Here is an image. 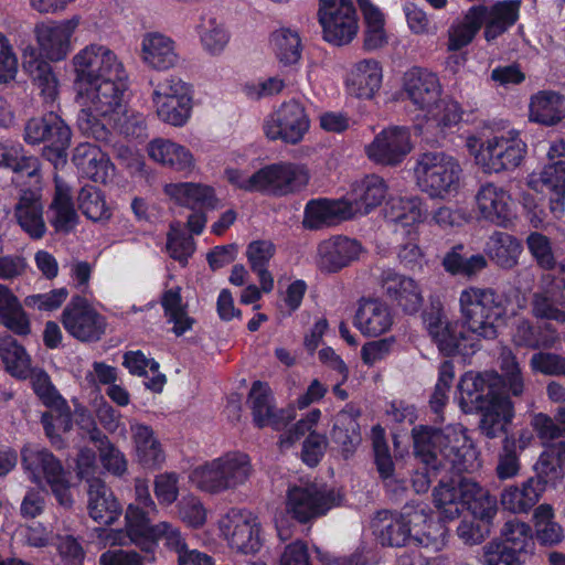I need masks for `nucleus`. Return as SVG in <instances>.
Segmentation results:
<instances>
[{"label": "nucleus", "mask_w": 565, "mask_h": 565, "mask_svg": "<svg viewBox=\"0 0 565 565\" xmlns=\"http://www.w3.org/2000/svg\"><path fill=\"white\" fill-rule=\"evenodd\" d=\"M23 469L33 483L47 486L60 505L71 508L74 499L71 482L62 462L47 449L29 445L22 451Z\"/></svg>", "instance_id": "1a4fd4ad"}, {"label": "nucleus", "mask_w": 565, "mask_h": 565, "mask_svg": "<svg viewBox=\"0 0 565 565\" xmlns=\"http://www.w3.org/2000/svg\"><path fill=\"white\" fill-rule=\"evenodd\" d=\"M539 288L532 299L533 315L539 319L565 323V258L558 264L556 274L541 277Z\"/></svg>", "instance_id": "4be33fe9"}, {"label": "nucleus", "mask_w": 565, "mask_h": 565, "mask_svg": "<svg viewBox=\"0 0 565 565\" xmlns=\"http://www.w3.org/2000/svg\"><path fill=\"white\" fill-rule=\"evenodd\" d=\"M259 192L271 195H288L303 190L310 180L307 166L280 161L259 169Z\"/></svg>", "instance_id": "5701e85b"}, {"label": "nucleus", "mask_w": 565, "mask_h": 565, "mask_svg": "<svg viewBox=\"0 0 565 565\" xmlns=\"http://www.w3.org/2000/svg\"><path fill=\"white\" fill-rule=\"evenodd\" d=\"M561 447H565V445L559 444L548 447L541 454L535 463L537 475L535 481H540L544 489L546 487L556 488L564 479L565 472L559 456Z\"/></svg>", "instance_id": "680f3d73"}, {"label": "nucleus", "mask_w": 565, "mask_h": 565, "mask_svg": "<svg viewBox=\"0 0 565 565\" xmlns=\"http://www.w3.org/2000/svg\"><path fill=\"white\" fill-rule=\"evenodd\" d=\"M478 217L500 227H508L516 218V202L510 191L495 182H486L475 194Z\"/></svg>", "instance_id": "412c9836"}, {"label": "nucleus", "mask_w": 565, "mask_h": 565, "mask_svg": "<svg viewBox=\"0 0 565 565\" xmlns=\"http://www.w3.org/2000/svg\"><path fill=\"white\" fill-rule=\"evenodd\" d=\"M433 495L435 507L445 521L458 518L465 509L481 521H489L495 514V500L470 479L441 481Z\"/></svg>", "instance_id": "423d86ee"}, {"label": "nucleus", "mask_w": 565, "mask_h": 565, "mask_svg": "<svg viewBox=\"0 0 565 565\" xmlns=\"http://www.w3.org/2000/svg\"><path fill=\"white\" fill-rule=\"evenodd\" d=\"M92 439L98 441V457L103 468L113 476H124L128 470L126 455L97 429L93 430Z\"/></svg>", "instance_id": "338daca9"}, {"label": "nucleus", "mask_w": 565, "mask_h": 565, "mask_svg": "<svg viewBox=\"0 0 565 565\" xmlns=\"http://www.w3.org/2000/svg\"><path fill=\"white\" fill-rule=\"evenodd\" d=\"M502 541H492L482 548V565H522L521 553L533 540L532 527L518 519L505 522L501 530Z\"/></svg>", "instance_id": "f3484780"}, {"label": "nucleus", "mask_w": 565, "mask_h": 565, "mask_svg": "<svg viewBox=\"0 0 565 565\" xmlns=\"http://www.w3.org/2000/svg\"><path fill=\"white\" fill-rule=\"evenodd\" d=\"M482 26V9L469 8L447 31V51L457 52L472 43Z\"/></svg>", "instance_id": "8fccbe9b"}, {"label": "nucleus", "mask_w": 565, "mask_h": 565, "mask_svg": "<svg viewBox=\"0 0 565 565\" xmlns=\"http://www.w3.org/2000/svg\"><path fill=\"white\" fill-rule=\"evenodd\" d=\"M162 192L170 203L190 210L198 207L217 210L222 206L215 189L206 183L192 181L168 182L163 184Z\"/></svg>", "instance_id": "c756f323"}, {"label": "nucleus", "mask_w": 565, "mask_h": 565, "mask_svg": "<svg viewBox=\"0 0 565 565\" xmlns=\"http://www.w3.org/2000/svg\"><path fill=\"white\" fill-rule=\"evenodd\" d=\"M377 279L386 296L405 313L413 315L422 308V289L413 278L397 274L393 269H383Z\"/></svg>", "instance_id": "473e14b6"}, {"label": "nucleus", "mask_w": 565, "mask_h": 565, "mask_svg": "<svg viewBox=\"0 0 565 565\" xmlns=\"http://www.w3.org/2000/svg\"><path fill=\"white\" fill-rule=\"evenodd\" d=\"M384 216L390 222L404 230L409 235L413 228L427 217V207L422 198H391L384 207Z\"/></svg>", "instance_id": "79ce46f5"}, {"label": "nucleus", "mask_w": 565, "mask_h": 565, "mask_svg": "<svg viewBox=\"0 0 565 565\" xmlns=\"http://www.w3.org/2000/svg\"><path fill=\"white\" fill-rule=\"evenodd\" d=\"M140 60L150 70L164 72L180 64L175 41L158 31L145 33L140 40Z\"/></svg>", "instance_id": "7c9ffc66"}, {"label": "nucleus", "mask_w": 565, "mask_h": 565, "mask_svg": "<svg viewBox=\"0 0 565 565\" xmlns=\"http://www.w3.org/2000/svg\"><path fill=\"white\" fill-rule=\"evenodd\" d=\"M317 15L322 39L333 46L349 45L359 34V15L352 0H319Z\"/></svg>", "instance_id": "4468645a"}, {"label": "nucleus", "mask_w": 565, "mask_h": 565, "mask_svg": "<svg viewBox=\"0 0 565 565\" xmlns=\"http://www.w3.org/2000/svg\"><path fill=\"white\" fill-rule=\"evenodd\" d=\"M74 86L105 81L116 77H128L118 55L107 45L90 43L74 54L71 61Z\"/></svg>", "instance_id": "ddd939ff"}, {"label": "nucleus", "mask_w": 565, "mask_h": 565, "mask_svg": "<svg viewBox=\"0 0 565 565\" xmlns=\"http://www.w3.org/2000/svg\"><path fill=\"white\" fill-rule=\"evenodd\" d=\"M309 128L310 119L302 104L297 100L281 104L265 118L263 125L264 134L269 140H281L288 145L301 142Z\"/></svg>", "instance_id": "6ab92c4d"}, {"label": "nucleus", "mask_w": 565, "mask_h": 565, "mask_svg": "<svg viewBox=\"0 0 565 565\" xmlns=\"http://www.w3.org/2000/svg\"><path fill=\"white\" fill-rule=\"evenodd\" d=\"M61 323L66 332L81 342H95L106 332V318L83 297H73L64 308Z\"/></svg>", "instance_id": "aec40b11"}, {"label": "nucleus", "mask_w": 565, "mask_h": 565, "mask_svg": "<svg viewBox=\"0 0 565 565\" xmlns=\"http://www.w3.org/2000/svg\"><path fill=\"white\" fill-rule=\"evenodd\" d=\"M342 495L334 490L308 483L289 487L286 495V512L297 521L305 523L323 515L340 504Z\"/></svg>", "instance_id": "a211bd4d"}, {"label": "nucleus", "mask_w": 565, "mask_h": 565, "mask_svg": "<svg viewBox=\"0 0 565 565\" xmlns=\"http://www.w3.org/2000/svg\"><path fill=\"white\" fill-rule=\"evenodd\" d=\"M375 540L383 546L399 547L411 542L440 551L446 545L447 530L441 521H433L424 509L406 507L402 512L380 511L371 521Z\"/></svg>", "instance_id": "7ed1b4c3"}, {"label": "nucleus", "mask_w": 565, "mask_h": 565, "mask_svg": "<svg viewBox=\"0 0 565 565\" xmlns=\"http://www.w3.org/2000/svg\"><path fill=\"white\" fill-rule=\"evenodd\" d=\"M164 315L170 323H173V332L181 335L192 328L193 319L189 317L182 302L180 288H172L162 295L161 299Z\"/></svg>", "instance_id": "774afa93"}, {"label": "nucleus", "mask_w": 565, "mask_h": 565, "mask_svg": "<svg viewBox=\"0 0 565 565\" xmlns=\"http://www.w3.org/2000/svg\"><path fill=\"white\" fill-rule=\"evenodd\" d=\"M535 539L542 546H555L564 541L565 533L562 525L556 522L554 509L550 504L539 505L533 513Z\"/></svg>", "instance_id": "bf43d9fd"}, {"label": "nucleus", "mask_w": 565, "mask_h": 565, "mask_svg": "<svg viewBox=\"0 0 565 565\" xmlns=\"http://www.w3.org/2000/svg\"><path fill=\"white\" fill-rule=\"evenodd\" d=\"M426 330L445 355H468L475 352L477 343L471 335L457 332L458 322L450 321L448 316L436 310L427 313L424 319Z\"/></svg>", "instance_id": "393cba45"}, {"label": "nucleus", "mask_w": 565, "mask_h": 565, "mask_svg": "<svg viewBox=\"0 0 565 565\" xmlns=\"http://www.w3.org/2000/svg\"><path fill=\"white\" fill-rule=\"evenodd\" d=\"M503 380L495 373H465L458 384V404L462 412H478L480 407L492 398L499 396Z\"/></svg>", "instance_id": "a878e982"}, {"label": "nucleus", "mask_w": 565, "mask_h": 565, "mask_svg": "<svg viewBox=\"0 0 565 565\" xmlns=\"http://www.w3.org/2000/svg\"><path fill=\"white\" fill-rule=\"evenodd\" d=\"M363 253L360 242L348 236L335 235L320 242L315 263L323 273H337L358 260Z\"/></svg>", "instance_id": "bb28decb"}, {"label": "nucleus", "mask_w": 565, "mask_h": 565, "mask_svg": "<svg viewBox=\"0 0 565 565\" xmlns=\"http://www.w3.org/2000/svg\"><path fill=\"white\" fill-rule=\"evenodd\" d=\"M253 420L257 427H271L281 429L295 418L292 409L276 411L269 386L263 382H255L248 395Z\"/></svg>", "instance_id": "f704fd0d"}, {"label": "nucleus", "mask_w": 565, "mask_h": 565, "mask_svg": "<svg viewBox=\"0 0 565 565\" xmlns=\"http://www.w3.org/2000/svg\"><path fill=\"white\" fill-rule=\"evenodd\" d=\"M478 412L482 413L480 430L488 438H495L504 433L514 416L511 401L501 394L492 396Z\"/></svg>", "instance_id": "de8ad7c7"}, {"label": "nucleus", "mask_w": 565, "mask_h": 565, "mask_svg": "<svg viewBox=\"0 0 565 565\" xmlns=\"http://www.w3.org/2000/svg\"><path fill=\"white\" fill-rule=\"evenodd\" d=\"M529 121L554 127L565 120V95L554 89L532 94L527 105Z\"/></svg>", "instance_id": "ea45409f"}, {"label": "nucleus", "mask_w": 565, "mask_h": 565, "mask_svg": "<svg viewBox=\"0 0 565 565\" xmlns=\"http://www.w3.org/2000/svg\"><path fill=\"white\" fill-rule=\"evenodd\" d=\"M81 109L77 125L81 131L96 140H106L108 128H119L127 136L145 135L141 114L128 116L126 109L127 77L108 78L74 86Z\"/></svg>", "instance_id": "f257e3e1"}, {"label": "nucleus", "mask_w": 565, "mask_h": 565, "mask_svg": "<svg viewBox=\"0 0 565 565\" xmlns=\"http://www.w3.org/2000/svg\"><path fill=\"white\" fill-rule=\"evenodd\" d=\"M358 2L365 23L364 47L367 51L379 50L388 43L385 14L371 0H358Z\"/></svg>", "instance_id": "864d4df0"}, {"label": "nucleus", "mask_w": 565, "mask_h": 565, "mask_svg": "<svg viewBox=\"0 0 565 565\" xmlns=\"http://www.w3.org/2000/svg\"><path fill=\"white\" fill-rule=\"evenodd\" d=\"M71 136L70 127L53 111L40 118H31L24 128V140L28 143L47 142L43 149V156L53 163L55 169L66 163V150L71 143Z\"/></svg>", "instance_id": "2eb2a0df"}, {"label": "nucleus", "mask_w": 565, "mask_h": 565, "mask_svg": "<svg viewBox=\"0 0 565 565\" xmlns=\"http://www.w3.org/2000/svg\"><path fill=\"white\" fill-rule=\"evenodd\" d=\"M0 358L6 371L17 379L25 380L32 374L31 358L17 339L10 334L0 337Z\"/></svg>", "instance_id": "6e6d98bb"}, {"label": "nucleus", "mask_w": 565, "mask_h": 565, "mask_svg": "<svg viewBox=\"0 0 565 565\" xmlns=\"http://www.w3.org/2000/svg\"><path fill=\"white\" fill-rule=\"evenodd\" d=\"M216 527L220 537L235 553L253 555L263 546L262 524L248 509L228 508L218 516Z\"/></svg>", "instance_id": "9b49d317"}, {"label": "nucleus", "mask_w": 565, "mask_h": 565, "mask_svg": "<svg viewBox=\"0 0 565 565\" xmlns=\"http://www.w3.org/2000/svg\"><path fill=\"white\" fill-rule=\"evenodd\" d=\"M87 510L97 523L110 525L121 515V505L110 488L102 479H93L88 486Z\"/></svg>", "instance_id": "37998d69"}, {"label": "nucleus", "mask_w": 565, "mask_h": 565, "mask_svg": "<svg viewBox=\"0 0 565 565\" xmlns=\"http://www.w3.org/2000/svg\"><path fill=\"white\" fill-rule=\"evenodd\" d=\"M475 164L484 174H500L516 169L524 160L527 147L518 130L511 129L482 139L476 134L465 141Z\"/></svg>", "instance_id": "39448f33"}, {"label": "nucleus", "mask_w": 565, "mask_h": 565, "mask_svg": "<svg viewBox=\"0 0 565 565\" xmlns=\"http://www.w3.org/2000/svg\"><path fill=\"white\" fill-rule=\"evenodd\" d=\"M0 323L20 335L31 331L30 320L18 297L4 285L0 284Z\"/></svg>", "instance_id": "4d7b16f0"}, {"label": "nucleus", "mask_w": 565, "mask_h": 565, "mask_svg": "<svg viewBox=\"0 0 565 565\" xmlns=\"http://www.w3.org/2000/svg\"><path fill=\"white\" fill-rule=\"evenodd\" d=\"M152 105L158 118L174 128L184 127L193 113L192 86L177 76L160 81L151 94Z\"/></svg>", "instance_id": "f8f14e48"}, {"label": "nucleus", "mask_w": 565, "mask_h": 565, "mask_svg": "<svg viewBox=\"0 0 565 565\" xmlns=\"http://www.w3.org/2000/svg\"><path fill=\"white\" fill-rule=\"evenodd\" d=\"M387 186L377 175H367L352 184L351 190L342 198L350 209L351 218L365 215L380 205L385 198Z\"/></svg>", "instance_id": "58836bf2"}, {"label": "nucleus", "mask_w": 565, "mask_h": 565, "mask_svg": "<svg viewBox=\"0 0 565 565\" xmlns=\"http://www.w3.org/2000/svg\"><path fill=\"white\" fill-rule=\"evenodd\" d=\"M393 323V311L385 301L372 297L359 300L353 324L363 335H382L391 330Z\"/></svg>", "instance_id": "c9c22d12"}, {"label": "nucleus", "mask_w": 565, "mask_h": 565, "mask_svg": "<svg viewBox=\"0 0 565 565\" xmlns=\"http://www.w3.org/2000/svg\"><path fill=\"white\" fill-rule=\"evenodd\" d=\"M216 458L225 492L236 490L249 481L254 469L250 457L247 454L227 451Z\"/></svg>", "instance_id": "3c124183"}, {"label": "nucleus", "mask_w": 565, "mask_h": 565, "mask_svg": "<svg viewBox=\"0 0 565 565\" xmlns=\"http://www.w3.org/2000/svg\"><path fill=\"white\" fill-rule=\"evenodd\" d=\"M414 452L427 467L443 466L439 456L458 471H472L479 467L478 451L461 425L443 430L427 426L413 428Z\"/></svg>", "instance_id": "20e7f679"}, {"label": "nucleus", "mask_w": 565, "mask_h": 565, "mask_svg": "<svg viewBox=\"0 0 565 565\" xmlns=\"http://www.w3.org/2000/svg\"><path fill=\"white\" fill-rule=\"evenodd\" d=\"M350 218L351 212L343 199H315L307 202L305 206L302 226L317 231L334 226Z\"/></svg>", "instance_id": "a19ab883"}, {"label": "nucleus", "mask_w": 565, "mask_h": 565, "mask_svg": "<svg viewBox=\"0 0 565 565\" xmlns=\"http://www.w3.org/2000/svg\"><path fill=\"white\" fill-rule=\"evenodd\" d=\"M269 47L284 66L297 64L301 58L302 42L297 30L278 28L269 36Z\"/></svg>", "instance_id": "5fc2aeb1"}, {"label": "nucleus", "mask_w": 565, "mask_h": 565, "mask_svg": "<svg viewBox=\"0 0 565 565\" xmlns=\"http://www.w3.org/2000/svg\"><path fill=\"white\" fill-rule=\"evenodd\" d=\"M462 249V245H458L445 255L443 266L447 273L470 278L487 267L488 263L483 255L475 254L467 257Z\"/></svg>", "instance_id": "0e129e2a"}, {"label": "nucleus", "mask_w": 565, "mask_h": 565, "mask_svg": "<svg viewBox=\"0 0 565 565\" xmlns=\"http://www.w3.org/2000/svg\"><path fill=\"white\" fill-rule=\"evenodd\" d=\"M129 433L136 462L146 469L160 468L166 461V454L153 428L137 419H131Z\"/></svg>", "instance_id": "e433bc0d"}, {"label": "nucleus", "mask_w": 565, "mask_h": 565, "mask_svg": "<svg viewBox=\"0 0 565 565\" xmlns=\"http://www.w3.org/2000/svg\"><path fill=\"white\" fill-rule=\"evenodd\" d=\"M55 194L50 205L51 224L57 232L70 233L78 222V215L72 201L70 185L58 175L54 177Z\"/></svg>", "instance_id": "09e8293b"}, {"label": "nucleus", "mask_w": 565, "mask_h": 565, "mask_svg": "<svg viewBox=\"0 0 565 565\" xmlns=\"http://www.w3.org/2000/svg\"><path fill=\"white\" fill-rule=\"evenodd\" d=\"M413 175L418 189L431 199H447L458 193L462 168L457 158L444 151L418 154Z\"/></svg>", "instance_id": "0eeeda50"}, {"label": "nucleus", "mask_w": 565, "mask_h": 565, "mask_svg": "<svg viewBox=\"0 0 565 565\" xmlns=\"http://www.w3.org/2000/svg\"><path fill=\"white\" fill-rule=\"evenodd\" d=\"M149 158L171 171L192 175L198 170V160L190 148L168 138H156L147 145Z\"/></svg>", "instance_id": "c85d7f7f"}, {"label": "nucleus", "mask_w": 565, "mask_h": 565, "mask_svg": "<svg viewBox=\"0 0 565 565\" xmlns=\"http://www.w3.org/2000/svg\"><path fill=\"white\" fill-rule=\"evenodd\" d=\"M544 487L531 478L520 486H511L501 493V504L513 513L529 512L540 500Z\"/></svg>", "instance_id": "603ef678"}, {"label": "nucleus", "mask_w": 565, "mask_h": 565, "mask_svg": "<svg viewBox=\"0 0 565 565\" xmlns=\"http://www.w3.org/2000/svg\"><path fill=\"white\" fill-rule=\"evenodd\" d=\"M43 209L40 189L22 192L14 215L19 225L31 238L39 239L45 234Z\"/></svg>", "instance_id": "c03bdc74"}, {"label": "nucleus", "mask_w": 565, "mask_h": 565, "mask_svg": "<svg viewBox=\"0 0 565 565\" xmlns=\"http://www.w3.org/2000/svg\"><path fill=\"white\" fill-rule=\"evenodd\" d=\"M414 148L411 131L406 127L390 126L382 129L365 147L367 158L383 166H398Z\"/></svg>", "instance_id": "b1692460"}, {"label": "nucleus", "mask_w": 565, "mask_h": 565, "mask_svg": "<svg viewBox=\"0 0 565 565\" xmlns=\"http://www.w3.org/2000/svg\"><path fill=\"white\" fill-rule=\"evenodd\" d=\"M482 9V25H484V39L492 42L509 28H511L519 18L520 2L516 0H504L487 7L478 4Z\"/></svg>", "instance_id": "49530a36"}, {"label": "nucleus", "mask_w": 565, "mask_h": 565, "mask_svg": "<svg viewBox=\"0 0 565 565\" xmlns=\"http://www.w3.org/2000/svg\"><path fill=\"white\" fill-rule=\"evenodd\" d=\"M0 167L12 169L17 173L25 174L39 183L40 164L34 157H24L22 147L18 143L0 142Z\"/></svg>", "instance_id": "e2e57ef3"}, {"label": "nucleus", "mask_w": 565, "mask_h": 565, "mask_svg": "<svg viewBox=\"0 0 565 565\" xmlns=\"http://www.w3.org/2000/svg\"><path fill=\"white\" fill-rule=\"evenodd\" d=\"M81 24V18L73 15L62 20L42 21L34 25L35 50L40 58L62 62L73 50L74 35Z\"/></svg>", "instance_id": "dca6fc26"}, {"label": "nucleus", "mask_w": 565, "mask_h": 565, "mask_svg": "<svg viewBox=\"0 0 565 565\" xmlns=\"http://www.w3.org/2000/svg\"><path fill=\"white\" fill-rule=\"evenodd\" d=\"M546 158L541 169L527 175L526 184L535 192H547L550 211L561 218L565 214V139L552 141Z\"/></svg>", "instance_id": "9d476101"}, {"label": "nucleus", "mask_w": 565, "mask_h": 565, "mask_svg": "<svg viewBox=\"0 0 565 565\" xmlns=\"http://www.w3.org/2000/svg\"><path fill=\"white\" fill-rule=\"evenodd\" d=\"M383 83V68L374 58H363L353 63L344 77L349 95L359 99H373Z\"/></svg>", "instance_id": "2f4dec72"}, {"label": "nucleus", "mask_w": 565, "mask_h": 565, "mask_svg": "<svg viewBox=\"0 0 565 565\" xmlns=\"http://www.w3.org/2000/svg\"><path fill=\"white\" fill-rule=\"evenodd\" d=\"M79 177L98 183H107L115 177V166L109 157L96 145H78L72 158Z\"/></svg>", "instance_id": "4c0bfd02"}, {"label": "nucleus", "mask_w": 565, "mask_h": 565, "mask_svg": "<svg viewBox=\"0 0 565 565\" xmlns=\"http://www.w3.org/2000/svg\"><path fill=\"white\" fill-rule=\"evenodd\" d=\"M125 525L129 542L146 554L154 553L157 548V524H151L147 513L137 504H128L125 512Z\"/></svg>", "instance_id": "a18cd8bd"}, {"label": "nucleus", "mask_w": 565, "mask_h": 565, "mask_svg": "<svg viewBox=\"0 0 565 565\" xmlns=\"http://www.w3.org/2000/svg\"><path fill=\"white\" fill-rule=\"evenodd\" d=\"M484 250L500 267L512 268L518 264L522 253V244L508 233L494 232L489 237Z\"/></svg>", "instance_id": "13d9d810"}, {"label": "nucleus", "mask_w": 565, "mask_h": 565, "mask_svg": "<svg viewBox=\"0 0 565 565\" xmlns=\"http://www.w3.org/2000/svg\"><path fill=\"white\" fill-rule=\"evenodd\" d=\"M188 481L206 494L217 495L225 492L216 457L194 466L188 475Z\"/></svg>", "instance_id": "052dcab7"}, {"label": "nucleus", "mask_w": 565, "mask_h": 565, "mask_svg": "<svg viewBox=\"0 0 565 565\" xmlns=\"http://www.w3.org/2000/svg\"><path fill=\"white\" fill-rule=\"evenodd\" d=\"M401 88L407 99L424 113V122L417 124L416 129L427 142H441L461 121V105L450 97H443V85L436 73L411 67L402 76Z\"/></svg>", "instance_id": "f03ea898"}, {"label": "nucleus", "mask_w": 565, "mask_h": 565, "mask_svg": "<svg viewBox=\"0 0 565 565\" xmlns=\"http://www.w3.org/2000/svg\"><path fill=\"white\" fill-rule=\"evenodd\" d=\"M31 380V384L34 393L39 396V398L49 407H52L56 411V415L52 411L51 413H45L42 416V423L45 429L47 437L50 438L53 445L58 446V440L53 433L54 425L52 420H54L58 426H63L64 429H68L70 427V412L68 409H64L65 401L57 393L55 387L52 385L50 377L42 370L33 369L32 374L29 375Z\"/></svg>", "instance_id": "cd10ccee"}, {"label": "nucleus", "mask_w": 565, "mask_h": 565, "mask_svg": "<svg viewBox=\"0 0 565 565\" xmlns=\"http://www.w3.org/2000/svg\"><path fill=\"white\" fill-rule=\"evenodd\" d=\"M23 70L45 104H54L60 94V81L53 67L40 58L34 45L28 44L21 50Z\"/></svg>", "instance_id": "72a5a7b5"}, {"label": "nucleus", "mask_w": 565, "mask_h": 565, "mask_svg": "<svg viewBox=\"0 0 565 565\" xmlns=\"http://www.w3.org/2000/svg\"><path fill=\"white\" fill-rule=\"evenodd\" d=\"M462 327L482 339H494L502 321L503 308L491 288L469 286L458 298Z\"/></svg>", "instance_id": "6e6552de"}, {"label": "nucleus", "mask_w": 565, "mask_h": 565, "mask_svg": "<svg viewBox=\"0 0 565 565\" xmlns=\"http://www.w3.org/2000/svg\"><path fill=\"white\" fill-rule=\"evenodd\" d=\"M199 36L203 50L212 56L222 54L231 40L227 28L216 18L202 21L199 26Z\"/></svg>", "instance_id": "69168bd1"}]
</instances>
